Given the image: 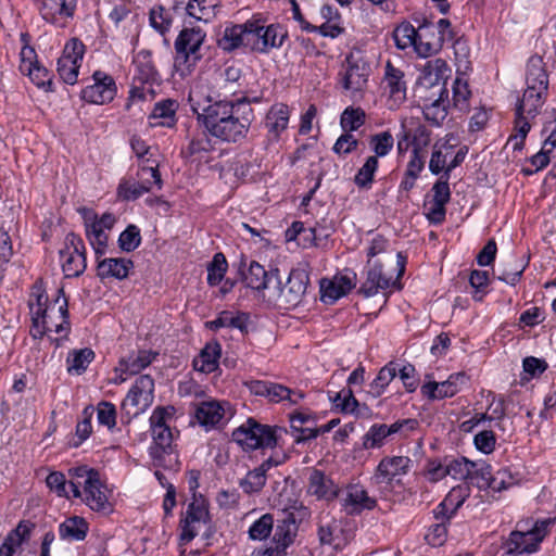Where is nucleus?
Instances as JSON below:
<instances>
[{
	"instance_id": "obj_64",
	"label": "nucleus",
	"mask_w": 556,
	"mask_h": 556,
	"mask_svg": "<svg viewBox=\"0 0 556 556\" xmlns=\"http://www.w3.org/2000/svg\"><path fill=\"white\" fill-rule=\"evenodd\" d=\"M470 496V488L468 484H459L453 486L447 495L444 497L446 503L452 508V514H456L463 506L465 501Z\"/></svg>"
},
{
	"instance_id": "obj_23",
	"label": "nucleus",
	"mask_w": 556,
	"mask_h": 556,
	"mask_svg": "<svg viewBox=\"0 0 556 556\" xmlns=\"http://www.w3.org/2000/svg\"><path fill=\"white\" fill-rule=\"evenodd\" d=\"M526 83L529 89L547 92L548 75L542 56L535 54L528 60Z\"/></svg>"
},
{
	"instance_id": "obj_63",
	"label": "nucleus",
	"mask_w": 556,
	"mask_h": 556,
	"mask_svg": "<svg viewBox=\"0 0 556 556\" xmlns=\"http://www.w3.org/2000/svg\"><path fill=\"white\" fill-rule=\"evenodd\" d=\"M62 260V269L66 277H78L87 267V260L81 255L65 254Z\"/></svg>"
},
{
	"instance_id": "obj_16",
	"label": "nucleus",
	"mask_w": 556,
	"mask_h": 556,
	"mask_svg": "<svg viewBox=\"0 0 556 556\" xmlns=\"http://www.w3.org/2000/svg\"><path fill=\"white\" fill-rule=\"evenodd\" d=\"M290 109L285 103H275L265 117V127L269 141H278L281 134L288 128Z\"/></svg>"
},
{
	"instance_id": "obj_30",
	"label": "nucleus",
	"mask_w": 556,
	"mask_h": 556,
	"mask_svg": "<svg viewBox=\"0 0 556 556\" xmlns=\"http://www.w3.org/2000/svg\"><path fill=\"white\" fill-rule=\"evenodd\" d=\"M224 413L217 401H204L197 406L194 417L202 427L212 429L223 419Z\"/></svg>"
},
{
	"instance_id": "obj_55",
	"label": "nucleus",
	"mask_w": 556,
	"mask_h": 556,
	"mask_svg": "<svg viewBox=\"0 0 556 556\" xmlns=\"http://www.w3.org/2000/svg\"><path fill=\"white\" fill-rule=\"evenodd\" d=\"M274 529V517L270 514H264L261 518L255 520L249 529V538L251 540H265Z\"/></svg>"
},
{
	"instance_id": "obj_57",
	"label": "nucleus",
	"mask_w": 556,
	"mask_h": 556,
	"mask_svg": "<svg viewBox=\"0 0 556 556\" xmlns=\"http://www.w3.org/2000/svg\"><path fill=\"white\" fill-rule=\"evenodd\" d=\"M389 437L386 431V424H375L363 437V447L365 450L378 448L384 444Z\"/></svg>"
},
{
	"instance_id": "obj_58",
	"label": "nucleus",
	"mask_w": 556,
	"mask_h": 556,
	"mask_svg": "<svg viewBox=\"0 0 556 556\" xmlns=\"http://www.w3.org/2000/svg\"><path fill=\"white\" fill-rule=\"evenodd\" d=\"M150 25L161 35L167 33L172 25V16L162 5L153 8L149 14Z\"/></svg>"
},
{
	"instance_id": "obj_35",
	"label": "nucleus",
	"mask_w": 556,
	"mask_h": 556,
	"mask_svg": "<svg viewBox=\"0 0 556 556\" xmlns=\"http://www.w3.org/2000/svg\"><path fill=\"white\" fill-rule=\"evenodd\" d=\"M249 315L247 313H238L236 316L228 311L222 312L214 320L206 321L205 326L210 330H218L227 327L239 329L242 333H248Z\"/></svg>"
},
{
	"instance_id": "obj_44",
	"label": "nucleus",
	"mask_w": 556,
	"mask_h": 556,
	"mask_svg": "<svg viewBox=\"0 0 556 556\" xmlns=\"http://www.w3.org/2000/svg\"><path fill=\"white\" fill-rule=\"evenodd\" d=\"M392 37L397 49L405 50L410 46H413L416 49L417 29L410 23H401L393 30Z\"/></svg>"
},
{
	"instance_id": "obj_34",
	"label": "nucleus",
	"mask_w": 556,
	"mask_h": 556,
	"mask_svg": "<svg viewBox=\"0 0 556 556\" xmlns=\"http://www.w3.org/2000/svg\"><path fill=\"white\" fill-rule=\"evenodd\" d=\"M546 94L547 92L527 88L522 98L517 102L516 113H518V115H526L530 118L535 117L539 110L545 102Z\"/></svg>"
},
{
	"instance_id": "obj_26",
	"label": "nucleus",
	"mask_w": 556,
	"mask_h": 556,
	"mask_svg": "<svg viewBox=\"0 0 556 556\" xmlns=\"http://www.w3.org/2000/svg\"><path fill=\"white\" fill-rule=\"evenodd\" d=\"M35 525L29 520H22L12 530L0 546V556H13L17 548L26 542Z\"/></svg>"
},
{
	"instance_id": "obj_60",
	"label": "nucleus",
	"mask_w": 556,
	"mask_h": 556,
	"mask_svg": "<svg viewBox=\"0 0 556 556\" xmlns=\"http://www.w3.org/2000/svg\"><path fill=\"white\" fill-rule=\"evenodd\" d=\"M394 144V139L391 132L382 131L371 136L370 138V147L375 152L374 156L382 157L389 154Z\"/></svg>"
},
{
	"instance_id": "obj_17",
	"label": "nucleus",
	"mask_w": 556,
	"mask_h": 556,
	"mask_svg": "<svg viewBox=\"0 0 556 556\" xmlns=\"http://www.w3.org/2000/svg\"><path fill=\"white\" fill-rule=\"evenodd\" d=\"M91 475V478L84 482L85 502L94 511H110L111 505L102 491L103 485L100 481V475L99 472Z\"/></svg>"
},
{
	"instance_id": "obj_19",
	"label": "nucleus",
	"mask_w": 556,
	"mask_h": 556,
	"mask_svg": "<svg viewBox=\"0 0 556 556\" xmlns=\"http://www.w3.org/2000/svg\"><path fill=\"white\" fill-rule=\"evenodd\" d=\"M344 507L350 515H358L363 510H371L377 506V501L370 497L367 491L359 484H352L348 488Z\"/></svg>"
},
{
	"instance_id": "obj_50",
	"label": "nucleus",
	"mask_w": 556,
	"mask_h": 556,
	"mask_svg": "<svg viewBox=\"0 0 556 556\" xmlns=\"http://www.w3.org/2000/svg\"><path fill=\"white\" fill-rule=\"evenodd\" d=\"M476 466V462H471L466 457L447 458L445 457V473H448L454 479L467 480L470 475L471 468Z\"/></svg>"
},
{
	"instance_id": "obj_25",
	"label": "nucleus",
	"mask_w": 556,
	"mask_h": 556,
	"mask_svg": "<svg viewBox=\"0 0 556 556\" xmlns=\"http://www.w3.org/2000/svg\"><path fill=\"white\" fill-rule=\"evenodd\" d=\"M308 493L327 501L338 496V485L324 471L314 469L308 480Z\"/></svg>"
},
{
	"instance_id": "obj_18",
	"label": "nucleus",
	"mask_w": 556,
	"mask_h": 556,
	"mask_svg": "<svg viewBox=\"0 0 556 556\" xmlns=\"http://www.w3.org/2000/svg\"><path fill=\"white\" fill-rule=\"evenodd\" d=\"M79 212L85 220L86 237L93 248L96 258H100L105 253L109 236L100 224L90 220L89 214H91V210L83 207Z\"/></svg>"
},
{
	"instance_id": "obj_56",
	"label": "nucleus",
	"mask_w": 556,
	"mask_h": 556,
	"mask_svg": "<svg viewBox=\"0 0 556 556\" xmlns=\"http://www.w3.org/2000/svg\"><path fill=\"white\" fill-rule=\"evenodd\" d=\"M330 400L334 407L343 414H353L359 405L350 388L342 389L340 392L336 393L333 397H330Z\"/></svg>"
},
{
	"instance_id": "obj_39",
	"label": "nucleus",
	"mask_w": 556,
	"mask_h": 556,
	"mask_svg": "<svg viewBox=\"0 0 556 556\" xmlns=\"http://www.w3.org/2000/svg\"><path fill=\"white\" fill-rule=\"evenodd\" d=\"M529 261L523 262L517 256H511L503 266L498 280L509 286H516L522 277L523 271L528 267Z\"/></svg>"
},
{
	"instance_id": "obj_11",
	"label": "nucleus",
	"mask_w": 556,
	"mask_h": 556,
	"mask_svg": "<svg viewBox=\"0 0 556 556\" xmlns=\"http://www.w3.org/2000/svg\"><path fill=\"white\" fill-rule=\"evenodd\" d=\"M242 280L245 287L257 292L270 290L279 285V269L270 268L266 270L263 265L256 261H252L248 271L242 273Z\"/></svg>"
},
{
	"instance_id": "obj_32",
	"label": "nucleus",
	"mask_w": 556,
	"mask_h": 556,
	"mask_svg": "<svg viewBox=\"0 0 556 556\" xmlns=\"http://www.w3.org/2000/svg\"><path fill=\"white\" fill-rule=\"evenodd\" d=\"M206 130L192 136L188 147L181 150L182 157L191 161L203 160L214 147Z\"/></svg>"
},
{
	"instance_id": "obj_42",
	"label": "nucleus",
	"mask_w": 556,
	"mask_h": 556,
	"mask_svg": "<svg viewBox=\"0 0 556 556\" xmlns=\"http://www.w3.org/2000/svg\"><path fill=\"white\" fill-rule=\"evenodd\" d=\"M214 0H188L185 11L198 21L208 22L214 15Z\"/></svg>"
},
{
	"instance_id": "obj_43",
	"label": "nucleus",
	"mask_w": 556,
	"mask_h": 556,
	"mask_svg": "<svg viewBox=\"0 0 556 556\" xmlns=\"http://www.w3.org/2000/svg\"><path fill=\"white\" fill-rule=\"evenodd\" d=\"M379 161L377 156H368L363 166L354 176V184L361 189H370L378 169Z\"/></svg>"
},
{
	"instance_id": "obj_12",
	"label": "nucleus",
	"mask_w": 556,
	"mask_h": 556,
	"mask_svg": "<svg viewBox=\"0 0 556 556\" xmlns=\"http://www.w3.org/2000/svg\"><path fill=\"white\" fill-rule=\"evenodd\" d=\"M410 464L412 459L407 456H386L379 462L372 480L376 484L391 485L396 476L408 472Z\"/></svg>"
},
{
	"instance_id": "obj_46",
	"label": "nucleus",
	"mask_w": 556,
	"mask_h": 556,
	"mask_svg": "<svg viewBox=\"0 0 556 556\" xmlns=\"http://www.w3.org/2000/svg\"><path fill=\"white\" fill-rule=\"evenodd\" d=\"M492 479V466L486 463H476V466L471 468L470 475L467 477L470 484L477 486L479 490L490 489Z\"/></svg>"
},
{
	"instance_id": "obj_62",
	"label": "nucleus",
	"mask_w": 556,
	"mask_h": 556,
	"mask_svg": "<svg viewBox=\"0 0 556 556\" xmlns=\"http://www.w3.org/2000/svg\"><path fill=\"white\" fill-rule=\"evenodd\" d=\"M450 176L443 173L433 184L431 191L433 192L432 202L446 205L451 200Z\"/></svg>"
},
{
	"instance_id": "obj_27",
	"label": "nucleus",
	"mask_w": 556,
	"mask_h": 556,
	"mask_svg": "<svg viewBox=\"0 0 556 556\" xmlns=\"http://www.w3.org/2000/svg\"><path fill=\"white\" fill-rule=\"evenodd\" d=\"M55 302L52 305L48 304V295L42 287V283L36 281L31 288L29 308L31 313V321L34 326L38 328V320L41 317H50L49 311H52L55 306Z\"/></svg>"
},
{
	"instance_id": "obj_38",
	"label": "nucleus",
	"mask_w": 556,
	"mask_h": 556,
	"mask_svg": "<svg viewBox=\"0 0 556 556\" xmlns=\"http://www.w3.org/2000/svg\"><path fill=\"white\" fill-rule=\"evenodd\" d=\"M396 375L397 364L395 362H389L379 370L376 378L369 384L368 394L374 397H379L382 395L387 387L396 377Z\"/></svg>"
},
{
	"instance_id": "obj_52",
	"label": "nucleus",
	"mask_w": 556,
	"mask_h": 556,
	"mask_svg": "<svg viewBox=\"0 0 556 556\" xmlns=\"http://www.w3.org/2000/svg\"><path fill=\"white\" fill-rule=\"evenodd\" d=\"M175 414L176 408L172 405L156 406L149 418L150 431L170 428L169 422L174 419Z\"/></svg>"
},
{
	"instance_id": "obj_51",
	"label": "nucleus",
	"mask_w": 556,
	"mask_h": 556,
	"mask_svg": "<svg viewBox=\"0 0 556 556\" xmlns=\"http://www.w3.org/2000/svg\"><path fill=\"white\" fill-rule=\"evenodd\" d=\"M150 405H144L143 395L135 390H129L126 397L123 400L121 409L128 418L137 417L144 412Z\"/></svg>"
},
{
	"instance_id": "obj_7",
	"label": "nucleus",
	"mask_w": 556,
	"mask_h": 556,
	"mask_svg": "<svg viewBox=\"0 0 556 556\" xmlns=\"http://www.w3.org/2000/svg\"><path fill=\"white\" fill-rule=\"evenodd\" d=\"M139 180L122 179L117 187V197L123 201H136L144 193L151 191L152 186L162 188L163 181L161 178L157 165H142L137 173Z\"/></svg>"
},
{
	"instance_id": "obj_24",
	"label": "nucleus",
	"mask_w": 556,
	"mask_h": 556,
	"mask_svg": "<svg viewBox=\"0 0 556 556\" xmlns=\"http://www.w3.org/2000/svg\"><path fill=\"white\" fill-rule=\"evenodd\" d=\"M296 531L298 526L292 513L285 515L276 525L273 542L275 543V547L285 556L286 548L293 543Z\"/></svg>"
},
{
	"instance_id": "obj_15",
	"label": "nucleus",
	"mask_w": 556,
	"mask_h": 556,
	"mask_svg": "<svg viewBox=\"0 0 556 556\" xmlns=\"http://www.w3.org/2000/svg\"><path fill=\"white\" fill-rule=\"evenodd\" d=\"M96 261L97 276L101 281L105 279L124 280L135 267L134 262L126 257H100Z\"/></svg>"
},
{
	"instance_id": "obj_61",
	"label": "nucleus",
	"mask_w": 556,
	"mask_h": 556,
	"mask_svg": "<svg viewBox=\"0 0 556 556\" xmlns=\"http://www.w3.org/2000/svg\"><path fill=\"white\" fill-rule=\"evenodd\" d=\"M489 273L486 270L473 269L469 276V283L475 290L472 298L475 301H482L489 286Z\"/></svg>"
},
{
	"instance_id": "obj_6",
	"label": "nucleus",
	"mask_w": 556,
	"mask_h": 556,
	"mask_svg": "<svg viewBox=\"0 0 556 556\" xmlns=\"http://www.w3.org/2000/svg\"><path fill=\"white\" fill-rule=\"evenodd\" d=\"M396 257L399 274L395 280L383 273L382 264L376 260L374 263L367 264L366 279L358 288L357 293L364 298H370L376 295L380 290L383 291L390 287L401 289L399 279L405 271L406 256H404L402 252H399Z\"/></svg>"
},
{
	"instance_id": "obj_45",
	"label": "nucleus",
	"mask_w": 556,
	"mask_h": 556,
	"mask_svg": "<svg viewBox=\"0 0 556 556\" xmlns=\"http://www.w3.org/2000/svg\"><path fill=\"white\" fill-rule=\"evenodd\" d=\"M528 118L529 117L526 115H518V113H516L515 134H511L507 140V144L513 143L514 151H522L525 148L526 138L531 129Z\"/></svg>"
},
{
	"instance_id": "obj_36",
	"label": "nucleus",
	"mask_w": 556,
	"mask_h": 556,
	"mask_svg": "<svg viewBox=\"0 0 556 556\" xmlns=\"http://www.w3.org/2000/svg\"><path fill=\"white\" fill-rule=\"evenodd\" d=\"M88 530V522L79 516L68 517L59 526L60 538L68 541L85 540Z\"/></svg>"
},
{
	"instance_id": "obj_31",
	"label": "nucleus",
	"mask_w": 556,
	"mask_h": 556,
	"mask_svg": "<svg viewBox=\"0 0 556 556\" xmlns=\"http://www.w3.org/2000/svg\"><path fill=\"white\" fill-rule=\"evenodd\" d=\"M137 71V78L142 84H153L160 79L159 72L152 61V52L147 49L140 50L134 58Z\"/></svg>"
},
{
	"instance_id": "obj_4",
	"label": "nucleus",
	"mask_w": 556,
	"mask_h": 556,
	"mask_svg": "<svg viewBox=\"0 0 556 556\" xmlns=\"http://www.w3.org/2000/svg\"><path fill=\"white\" fill-rule=\"evenodd\" d=\"M205 37L206 34L200 27L180 30L174 43L176 51L174 65L178 71H190L201 60L200 49Z\"/></svg>"
},
{
	"instance_id": "obj_5",
	"label": "nucleus",
	"mask_w": 556,
	"mask_h": 556,
	"mask_svg": "<svg viewBox=\"0 0 556 556\" xmlns=\"http://www.w3.org/2000/svg\"><path fill=\"white\" fill-rule=\"evenodd\" d=\"M370 72L369 63L361 53H348L339 73L343 90L350 91L353 97L361 96L367 88Z\"/></svg>"
},
{
	"instance_id": "obj_3",
	"label": "nucleus",
	"mask_w": 556,
	"mask_h": 556,
	"mask_svg": "<svg viewBox=\"0 0 556 556\" xmlns=\"http://www.w3.org/2000/svg\"><path fill=\"white\" fill-rule=\"evenodd\" d=\"M287 36L279 24L265 26L256 15L248 20L247 48L253 52L268 53L274 48H280Z\"/></svg>"
},
{
	"instance_id": "obj_13",
	"label": "nucleus",
	"mask_w": 556,
	"mask_h": 556,
	"mask_svg": "<svg viewBox=\"0 0 556 556\" xmlns=\"http://www.w3.org/2000/svg\"><path fill=\"white\" fill-rule=\"evenodd\" d=\"M336 276L333 279L320 280V299L326 304H333L340 298L345 296L355 288L356 274Z\"/></svg>"
},
{
	"instance_id": "obj_14",
	"label": "nucleus",
	"mask_w": 556,
	"mask_h": 556,
	"mask_svg": "<svg viewBox=\"0 0 556 556\" xmlns=\"http://www.w3.org/2000/svg\"><path fill=\"white\" fill-rule=\"evenodd\" d=\"M443 42L444 37L437 34L433 23L424 18L417 28V53L424 58L430 56L442 49Z\"/></svg>"
},
{
	"instance_id": "obj_29",
	"label": "nucleus",
	"mask_w": 556,
	"mask_h": 556,
	"mask_svg": "<svg viewBox=\"0 0 556 556\" xmlns=\"http://www.w3.org/2000/svg\"><path fill=\"white\" fill-rule=\"evenodd\" d=\"M179 104L174 99H164L154 104V108L149 115L150 121H157L154 125L172 128L176 125V112Z\"/></svg>"
},
{
	"instance_id": "obj_22",
	"label": "nucleus",
	"mask_w": 556,
	"mask_h": 556,
	"mask_svg": "<svg viewBox=\"0 0 556 556\" xmlns=\"http://www.w3.org/2000/svg\"><path fill=\"white\" fill-rule=\"evenodd\" d=\"M39 12L49 23L56 22L58 16L72 17L76 9V0H38Z\"/></svg>"
},
{
	"instance_id": "obj_53",
	"label": "nucleus",
	"mask_w": 556,
	"mask_h": 556,
	"mask_svg": "<svg viewBox=\"0 0 556 556\" xmlns=\"http://www.w3.org/2000/svg\"><path fill=\"white\" fill-rule=\"evenodd\" d=\"M118 248L126 253L135 251L141 244V235L138 226L130 224L121 232Z\"/></svg>"
},
{
	"instance_id": "obj_8",
	"label": "nucleus",
	"mask_w": 556,
	"mask_h": 556,
	"mask_svg": "<svg viewBox=\"0 0 556 556\" xmlns=\"http://www.w3.org/2000/svg\"><path fill=\"white\" fill-rule=\"evenodd\" d=\"M152 443L149 447V455L154 467L175 469L178 462V454L174 445L172 428H162L151 431Z\"/></svg>"
},
{
	"instance_id": "obj_47",
	"label": "nucleus",
	"mask_w": 556,
	"mask_h": 556,
	"mask_svg": "<svg viewBox=\"0 0 556 556\" xmlns=\"http://www.w3.org/2000/svg\"><path fill=\"white\" fill-rule=\"evenodd\" d=\"M366 122V113L362 108H346L340 118V125L345 132L357 130Z\"/></svg>"
},
{
	"instance_id": "obj_20",
	"label": "nucleus",
	"mask_w": 556,
	"mask_h": 556,
	"mask_svg": "<svg viewBox=\"0 0 556 556\" xmlns=\"http://www.w3.org/2000/svg\"><path fill=\"white\" fill-rule=\"evenodd\" d=\"M383 79L389 89L390 100L396 105L402 104L406 100V83L404 81V73L388 61L384 67Z\"/></svg>"
},
{
	"instance_id": "obj_2",
	"label": "nucleus",
	"mask_w": 556,
	"mask_h": 556,
	"mask_svg": "<svg viewBox=\"0 0 556 556\" xmlns=\"http://www.w3.org/2000/svg\"><path fill=\"white\" fill-rule=\"evenodd\" d=\"M278 430L281 428L263 425L254 418H248L244 424L232 431L231 439L245 452L274 448L278 444Z\"/></svg>"
},
{
	"instance_id": "obj_9",
	"label": "nucleus",
	"mask_w": 556,
	"mask_h": 556,
	"mask_svg": "<svg viewBox=\"0 0 556 556\" xmlns=\"http://www.w3.org/2000/svg\"><path fill=\"white\" fill-rule=\"evenodd\" d=\"M309 283L308 273L303 268L291 269L285 285L281 283L279 278L278 287L273 290L277 293L281 304L287 308L296 307L303 300Z\"/></svg>"
},
{
	"instance_id": "obj_10",
	"label": "nucleus",
	"mask_w": 556,
	"mask_h": 556,
	"mask_svg": "<svg viewBox=\"0 0 556 556\" xmlns=\"http://www.w3.org/2000/svg\"><path fill=\"white\" fill-rule=\"evenodd\" d=\"M92 85H88L81 90V99L92 104H105L113 101L117 92L114 78L102 71H96L92 74Z\"/></svg>"
},
{
	"instance_id": "obj_49",
	"label": "nucleus",
	"mask_w": 556,
	"mask_h": 556,
	"mask_svg": "<svg viewBox=\"0 0 556 556\" xmlns=\"http://www.w3.org/2000/svg\"><path fill=\"white\" fill-rule=\"evenodd\" d=\"M156 354L148 351H139L137 356H130L127 361L121 362L122 370L129 375H137L148 367Z\"/></svg>"
},
{
	"instance_id": "obj_40",
	"label": "nucleus",
	"mask_w": 556,
	"mask_h": 556,
	"mask_svg": "<svg viewBox=\"0 0 556 556\" xmlns=\"http://www.w3.org/2000/svg\"><path fill=\"white\" fill-rule=\"evenodd\" d=\"M447 89L444 86L440 87L439 98L431 104L426 105L424 109L425 119L434 126H440L447 115V111L443 104V97H447Z\"/></svg>"
},
{
	"instance_id": "obj_21",
	"label": "nucleus",
	"mask_w": 556,
	"mask_h": 556,
	"mask_svg": "<svg viewBox=\"0 0 556 556\" xmlns=\"http://www.w3.org/2000/svg\"><path fill=\"white\" fill-rule=\"evenodd\" d=\"M541 538L531 536V532L527 531H511L509 538L505 542L507 554H533L540 548Z\"/></svg>"
},
{
	"instance_id": "obj_37",
	"label": "nucleus",
	"mask_w": 556,
	"mask_h": 556,
	"mask_svg": "<svg viewBox=\"0 0 556 556\" xmlns=\"http://www.w3.org/2000/svg\"><path fill=\"white\" fill-rule=\"evenodd\" d=\"M94 357L96 354L90 348L70 351L66 357L67 372L70 375H83Z\"/></svg>"
},
{
	"instance_id": "obj_41",
	"label": "nucleus",
	"mask_w": 556,
	"mask_h": 556,
	"mask_svg": "<svg viewBox=\"0 0 556 556\" xmlns=\"http://www.w3.org/2000/svg\"><path fill=\"white\" fill-rule=\"evenodd\" d=\"M267 472L263 467L258 466L253 470H249L243 479L240 480L239 486L245 494L260 493L265 486Z\"/></svg>"
},
{
	"instance_id": "obj_59",
	"label": "nucleus",
	"mask_w": 556,
	"mask_h": 556,
	"mask_svg": "<svg viewBox=\"0 0 556 556\" xmlns=\"http://www.w3.org/2000/svg\"><path fill=\"white\" fill-rule=\"evenodd\" d=\"M468 377L464 371L454 372L450 375V377L443 381L440 382V391L443 399L452 397L456 393H458L462 389V387L467 382Z\"/></svg>"
},
{
	"instance_id": "obj_54",
	"label": "nucleus",
	"mask_w": 556,
	"mask_h": 556,
	"mask_svg": "<svg viewBox=\"0 0 556 556\" xmlns=\"http://www.w3.org/2000/svg\"><path fill=\"white\" fill-rule=\"evenodd\" d=\"M23 74L27 75L38 88H42L46 91H54L52 76L45 66L40 64L34 65L26 68Z\"/></svg>"
},
{
	"instance_id": "obj_48",
	"label": "nucleus",
	"mask_w": 556,
	"mask_h": 556,
	"mask_svg": "<svg viewBox=\"0 0 556 556\" xmlns=\"http://www.w3.org/2000/svg\"><path fill=\"white\" fill-rule=\"evenodd\" d=\"M228 269L226 256L222 253H215L212 262L207 265V283L211 287L218 286Z\"/></svg>"
},
{
	"instance_id": "obj_1",
	"label": "nucleus",
	"mask_w": 556,
	"mask_h": 556,
	"mask_svg": "<svg viewBox=\"0 0 556 556\" xmlns=\"http://www.w3.org/2000/svg\"><path fill=\"white\" fill-rule=\"evenodd\" d=\"M197 113V121L207 134L222 142L242 141L255 118L254 111L244 100H219Z\"/></svg>"
},
{
	"instance_id": "obj_28",
	"label": "nucleus",
	"mask_w": 556,
	"mask_h": 556,
	"mask_svg": "<svg viewBox=\"0 0 556 556\" xmlns=\"http://www.w3.org/2000/svg\"><path fill=\"white\" fill-rule=\"evenodd\" d=\"M222 356V345L214 340L207 342L201 350L199 356L193 361L194 369L211 374L218 368V361Z\"/></svg>"
},
{
	"instance_id": "obj_33",
	"label": "nucleus",
	"mask_w": 556,
	"mask_h": 556,
	"mask_svg": "<svg viewBox=\"0 0 556 556\" xmlns=\"http://www.w3.org/2000/svg\"><path fill=\"white\" fill-rule=\"evenodd\" d=\"M247 35L248 21L243 24L227 26L222 38L218 40V46L228 52H231L240 47L247 48Z\"/></svg>"
}]
</instances>
